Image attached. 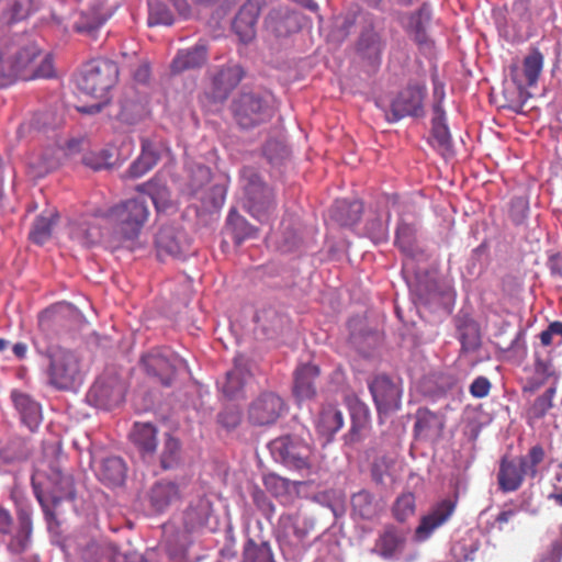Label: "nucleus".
Listing matches in <instances>:
<instances>
[{"label":"nucleus","mask_w":562,"mask_h":562,"mask_svg":"<svg viewBox=\"0 0 562 562\" xmlns=\"http://www.w3.org/2000/svg\"><path fill=\"white\" fill-rule=\"evenodd\" d=\"M416 227L414 224L401 221L396 228L395 245L409 257L416 251Z\"/></svg>","instance_id":"43"},{"label":"nucleus","mask_w":562,"mask_h":562,"mask_svg":"<svg viewBox=\"0 0 562 562\" xmlns=\"http://www.w3.org/2000/svg\"><path fill=\"white\" fill-rule=\"evenodd\" d=\"M416 512V498L412 492H404L400 494L393 506V517L400 521L405 522L415 515Z\"/></svg>","instance_id":"45"},{"label":"nucleus","mask_w":562,"mask_h":562,"mask_svg":"<svg viewBox=\"0 0 562 562\" xmlns=\"http://www.w3.org/2000/svg\"><path fill=\"white\" fill-rule=\"evenodd\" d=\"M390 218L391 214L387 213L385 220L375 217L371 221H368L366 225V233L373 243L379 244L387 239Z\"/></svg>","instance_id":"50"},{"label":"nucleus","mask_w":562,"mask_h":562,"mask_svg":"<svg viewBox=\"0 0 562 562\" xmlns=\"http://www.w3.org/2000/svg\"><path fill=\"white\" fill-rule=\"evenodd\" d=\"M249 375L250 373L245 367L235 363L234 368L226 373L225 380L221 385L224 396L229 400L241 396Z\"/></svg>","instance_id":"33"},{"label":"nucleus","mask_w":562,"mask_h":562,"mask_svg":"<svg viewBox=\"0 0 562 562\" xmlns=\"http://www.w3.org/2000/svg\"><path fill=\"white\" fill-rule=\"evenodd\" d=\"M69 236L78 245L89 248L98 241L100 229L91 226L88 216L85 215L70 223Z\"/></svg>","instance_id":"32"},{"label":"nucleus","mask_w":562,"mask_h":562,"mask_svg":"<svg viewBox=\"0 0 562 562\" xmlns=\"http://www.w3.org/2000/svg\"><path fill=\"white\" fill-rule=\"evenodd\" d=\"M91 392L109 402H117L123 397V386L117 381L106 383L104 380H99L92 386Z\"/></svg>","instance_id":"47"},{"label":"nucleus","mask_w":562,"mask_h":562,"mask_svg":"<svg viewBox=\"0 0 562 562\" xmlns=\"http://www.w3.org/2000/svg\"><path fill=\"white\" fill-rule=\"evenodd\" d=\"M426 93L425 85H407L391 103L392 121L396 122L406 116H422Z\"/></svg>","instance_id":"12"},{"label":"nucleus","mask_w":562,"mask_h":562,"mask_svg":"<svg viewBox=\"0 0 562 562\" xmlns=\"http://www.w3.org/2000/svg\"><path fill=\"white\" fill-rule=\"evenodd\" d=\"M82 162L93 170L108 169L113 166V155L109 149L91 151L83 156Z\"/></svg>","instance_id":"51"},{"label":"nucleus","mask_w":562,"mask_h":562,"mask_svg":"<svg viewBox=\"0 0 562 562\" xmlns=\"http://www.w3.org/2000/svg\"><path fill=\"white\" fill-rule=\"evenodd\" d=\"M351 510L353 515L370 520L379 514V504L372 493L361 490L351 496Z\"/></svg>","instance_id":"37"},{"label":"nucleus","mask_w":562,"mask_h":562,"mask_svg":"<svg viewBox=\"0 0 562 562\" xmlns=\"http://www.w3.org/2000/svg\"><path fill=\"white\" fill-rule=\"evenodd\" d=\"M445 427L441 416L427 408L417 412L415 430L425 437H438Z\"/></svg>","instance_id":"39"},{"label":"nucleus","mask_w":562,"mask_h":562,"mask_svg":"<svg viewBox=\"0 0 562 562\" xmlns=\"http://www.w3.org/2000/svg\"><path fill=\"white\" fill-rule=\"evenodd\" d=\"M541 345L544 347L553 344H562V322L555 321L549 324L547 329L542 330L539 335Z\"/></svg>","instance_id":"55"},{"label":"nucleus","mask_w":562,"mask_h":562,"mask_svg":"<svg viewBox=\"0 0 562 562\" xmlns=\"http://www.w3.org/2000/svg\"><path fill=\"white\" fill-rule=\"evenodd\" d=\"M209 59L207 46L204 43H196L194 46L180 49L171 61L172 74H181L203 67Z\"/></svg>","instance_id":"22"},{"label":"nucleus","mask_w":562,"mask_h":562,"mask_svg":"<svg viewBox=\"0 0 562 562\" xmlns=\"http://www.w3.org/2000/svg\"><path fill=\"white\" fill-rule=\"evenodd\" d=\"M342 425V413L335 405H326L322 408L316 424L319 434L330 438L341 429Z\"/></svg>","instance_id":"35"},{"label":"nucleus","mask_w":562,"mask_h":562,"mask_svg":"<svg viewBox=\"0 0 562 562\" xmlns=\"http://www.w3.org/2000/svg\"><path fill=\"white\" fill-rule=\"evenodd\" d=\"M139 190L150 196L158 212L165 211L170 206V193L164 183L153 179L139 187Z\"/></svg>","instance_id":"44"},{"label":"nucleus","mask_w":562,"mask_h":562,"mask_svg":"<svg viewBox=\"0 0 562 562\" xmlns=\"http://www.w3.org/2000/svg\"><path fill=\"white\" fill-rule=\"evenodd\" d=\"M140 363L145 372L164 386H171L177 372L184 367V361L169 349H154L144 355Z\"/></svg>","instance_id":"11"},{"label":"nucleus","mask_w":562,"mask_h":562,"mask_svg":"<svg viewBox=\"0 0 562 562\" xmlns=\"http://www.w3.org/2000/svg\"><path fill=\"white\" fill-rule=\"evenodd\" d=\"M160 154L161 149L157 144L144 138L139 157L128 168L130 177L136 179L146 175L157 165Z\"/></svg>","instance_id":"26"},{"label":"nucleus","mask_w":562,"mask_h":562,"mask_svg":"<svg viewBox=\"0 0 562 562\" xmlns=\"http://www.w3.org/2000/svg\"><path fill=\"white\" fill-rule=\"evenodd\" d=\"M11 398L21 416L22 423L27 426L31 431L36 430L42 422L41 405L29 394L18 391L11 393Z\"/></svg>","instance_id":"24"},{"label":"nucleus","mask_w":562,"mask_h":562,"mask_svg":"<svg viewBox=\"0 0 562 562\" xmlns=\"http://www.w3.org/2000/svg\"><path fill=\"white\" fill-rule=\"evenodd\" d=\"M64 315L61 307L54 306L43 311L38 317V327L41 334L48 338L53 335H59L63 326Z\"/></svg>","instance_id":"41"},{"label":"nucleus","mask_w":562,"mask_h":562,"mask_svg":"<svg viewBox=\"0 0 562 562\" xmlns=\"http://www.w3.org/2000/svg\"><path fill=\"white\" fill-rule=\"evenodd\" d=\"M128 437L143 458L151 457L156 452L157 428L153 424L136 422Z\"/></svg>","instance_id":"25"},{"label":"nucleus","mask_w":562,"mask_h":562,"mask_svg":"<svg viewBox=\"0 0 562 562\" xmlns=\"http://www.w3.org/2000/svg\"><path fill=\"white\" fill-rule=\"evenodd\" d=\"M181 446L178 439L168 437L164 443V450L160 457L161 467L165 470L172 469L180 461Z\"/></svg>","instance_id":"49"},{"label":"nucleus","mask_w":562,"mask_h":562,"mask_svg":"<svg viewBox=\"0 0 562 562\" xmlns=\"http://www.w3.org/2000/svg\"><path fill=\"white\" fill-rule=\"evenodd\" d=\"M126 474L124 461L119 457L105 458L99 469V479L109 485L122 484Z\"/></svg>","instance_id":"38"},{"label":"nucleus","mask_w":562,"mask_h":562,"mask_svg":"<svg viewBox=\"0 0 562 562\" xmlns=\"http://www.w3.org/2000/svg\"><path fill=\"white\" fill-rule=\"evenodd\" d=\"M243 78L244 70L239 65L226 64L211 74L210 90L205 94L212 102H224Z\"/></svg>","instance_id":"14"},{"label":"nucleus","mask_w":562,"mask_h":562,"mask_svg":"<svg viewBox=\"0 0 562 562\" xmlns=\"http://www.w3.org/2000/svg\"><path fill=\"white\" fill-rule=\"evenodd\" d=\"M546 457L541 445H535L528 451L527 456L510 458L504 456L499 460L497 472L498 488L503 493L518 491L526 476L535 479L538 475V465L543 462Z\"/></svg>","instance_id":"4"},{"label":"nucleus","mask_w":562,"mask_h":562,"mask_svg":"<svg viewBox=\"0 0 562 562\" xmlns=\"http://www.w3.org/2000/svg\"><path fill=\"white\" fill-rule=\"evenodd\" d=\"M318 376L319 368L316 364L304 363L295 369L293 394L299 402L315 397Z\"/></svg>","instance_id":"21"},{"label":"nucleus","mask_w":562,"mask_h":562,"mask_svg":"<svg viewBox=\"0 0 562 562\" xmlns=\"http://www.w3.org/2000/svg\"><path fill=\"white\" fill-rule=\"evenodd\" d=\"M409 542V528L386 524L378 532L372 552L385 561H400L405 558Z\"/></svg>","instance_id":"10"},{"label":"nucleus","mask_w":562,"mask_h":562,"mask_svg":"<svg viewBox=\"0 0 562 562\" xmlns=\"http://www.w3.org/2000/svg\"><path fill=\"white\" fill-rule=\"evenodd\" d=\"M34 9V0H0L2 11L0 20L11 24L27 18Z\"/></svg>","instance_id":"34"},{"label":"nucleus","mask_w":562,"mask_h":562,"mask_svg":"<svg viewBox=\"0 0 562 562\" xmlns=\"http://www.w3.org/2000/svg\"><path fill=\"white\" fill-rule=\"evenodd\" d=\"M384 48L382 35L372 29L364 31L358 42V50L370 60H380Z\"/></svg>","instance_id":"36"},{"label":"nucleus","mask_w":562,"mask_h":562,"mask_svg":"<svg viewBox=\"0 0 562 562\" xmlns=\"http://www.w3.org/2000/svg\"><path fill=\"white\" fill-rule=\"evenodd\" d=\"M218 422L225 427V428H235L239 422L240 416L235 411H225L218 415Z\"/></svg>","instance_id":"63"},{"label":"nucleus","mask_w":562,"mask_h":562,"mask_svg":"<svg viewBox=\"0 0 562 562\" xmlns=\"http://www.w3.org/2000/svg\"><path fill=\"white\" fill-rule=\"evenodd\" d=\"M263 484L276 496L283 495L289 490V481L273 473L263 477Z\"/></svg>","instance_id":"58"},{"label":"nucleus","mask_w":562,"mask_h":562,"mask_svg":"<svg viewBox=\"0 0 562 562\" xmlns=\"http://www.w3.org/2000/svg\"><path fill=\"white\" fill-rule=\"evenodd\" d=\"M156 249L161 260L168 257L180 259L189 252L190 243L182 231L165 226L157 233Z\"/></svg>","instance_id":"15"},{"label":"nucleus","mask_w":562,"mask_h":562,"mask_svg":"<svg viewBox=\"0 0 562 562\" xmlns=\"http://www.w3.org/2000/svg\"><path fill=\"white\" fill-rule=\"evenodd\" d=\"M267 30L277 36H286L300 29V16L288 9H272L265 19Z\"/></svg>","instance_id":"23"},{"label":"nucleus","mask_w":562,"mask_h":562,"mask_svg":"<svg viewBox=\"0 0 562 562\" xmlns=\"http://www.w3.org/2000/svg\"><path fill=\"white\" fill-rule=\"evenodd\" d=\"M35 344L49 359L47 378L52 386L67 391L81 383L83 378L82 363L76 352L57 346L42 348L38 340Z\"/></svg>","instance_id":"3"},{"label":"nucleus","mask_w":562,"mask_h":562,"mask_svg":"<svg viewBox=\"0 0 562 562\" xmlns=\"http://www.w3.org/2000/svg\"><path fill=\"white\" fill-rule=\"evenodd\" d=\"M285 403L273 392L261 393L248 408V420L255 426L274 424L285 411Z\"/></svg>","instance_id":"13"},{"label":"nucleus","mask_w":562,"mask_h":562,"mask_svg":"<svg viewBox=\"0 0 562 562\" xmlns=\"http://www.w3.org/2000/svg\"><path fill=\"white\" fill-rule=\"evenodd\" d=\"M394 460L386 456H376L371 465V476L376 484H384L386 477H392Z\"/></svg>","instance_id":"48"},{"label":"nucleus","mask_w":562,"mask_h":562,"mask_svg":"<svg viewBox=\"0 0 562 562\" xmlns=\"http://www.w3.org/2000/svg\"><path fill=\"white\" fill-rule=\"evenodd\" d=\"M266 0H247L238 11L233 22V30L243 43H248L256 36V25Z\"/></svg>","instance_id":"17"},{"label":"nucleus","mask_w":562,"mask_h":562,"mask_svg":"<svg viewBox=\"0 0 562 562\" xmlns=\"http://www.w3.org/2000/svg\"><path fill=\"white\" fill-rule=\"evenodd\" d=\"M102 24L103 21L99 18L88 20L85 14H81L80 19L75 23L74 27L78 33L93 35Z\"/></svg>","instance_id":"60"},{"label":"nucleus","mask_w":562,"mask_h":562,"mask_svg":"<svg viewBox=\"0 0 562 562\" xmlns=\"http://www.w3.org/2000/svg\"><path fill=\"white\" fill-rule=\"evenodd\" d=\"M241 562H276V560L269 542L257 543L249 538L244 544Z\"/></svg>","instance_id":"42"},{"label":"nucleus","mask_w":562,"mask_h":562,"mask_svg":"<svg viewBox=\"0 0 562 562\" xmlns=\"http://www.w3.org/2000/svg\"><path fill=\"white\" fill-rule=\"evenodd\" d=\"M119 67L110 59L90 61L78 81L81 92L97 99L105 97L106 92L116 83Z\"/></svg>","instance_id":"8"},{"label":"nucleus","mask_w":562,"mask_h":562,"mask_svg":"<svg viewBox=\"0 0 562 562\" xmlns=\"http://www.w3.org/2000/svg\"><path fill=\"white\" fill-rule=\"evenodd\" d=\"M53 61L42 56L35 42L23 35L0 38V87L16 80H33L52 77Z\"/></svg>","instance_id":"1"},{"label":"nucleus","mask_w":562,"mask_h":562,"mask_svg":"<svg viewBox=\"0 0 562 562\" xmlns=\"http://www.w3.org/2000/svg\"><path fill=\"white\" fill-rule=\"evenodd\" d=\"M352 425L349 431L351 441H358L360 439L361 431L367 428L369 424L368 412L364 407H359L352 413Z\"/></svg>","instance_id":"54"},{"label":"nucleus","mask_w":562,"mask_h":562,"mask_svg":"<svg viewBox=\"0 0 562 562\" xmlns=\"http://www.w3.org/2000/svg\"><path fill=\"white\" fill-rule=\"evenodd\" d=\"M212 513V504L206 498H199L190 504L183 514V524L189 532L204 528Z\"/></svg>","instance_id":"27"},{"label":"nucleus","mask_w":562,"mask_h":562,"mask_svg":"<svg viewBox=\"0 0 562 562\" xmlns=\"http://www.w3.org/2000/svg\"><path fill=\"white\" fill-rule=\"evenodd\" d=\"M50 470H52V473L48 475V479L54 484H59V483L63 484L66 490V497L69 499H74L75 498V490H74L72 479L70 476L64 475L61 473L60 469L55 465L52 467Z\"/></svg>","instance_id":"59"},{"label":"nucleus","mask_w":562,"mask_h":562,"mask_svg":"<svg viewBox=\"0 0 562 562\" xmlns=\"http://www.w3.org/2000/svg\"><path fill=\"white\" fill-rule=\"evenodd\" d=\"M560 373L555 370V367L551 359H544L538 353L535 355L533 372L528 376L521 387L522 393L535 394L544 384L551 381L558 386Z\"/></svg>","instance_id":"20"},{"label":"nucleus","mask_w":562,"mask_h":562,"mask_svg":"<svg viewBox=\"0 0 562 562\" xmlns=\"http://www.w3.org/2000/svg\"><path fill=\"white\" fill-rule=\"evenodd\" d=\"M429 12L426 7L402 16L401 23L405 31L418 44L426 42V24L429 21Z\"/></svg>","instance_id":"31"},{"label":"nucleus","mask_w":562,"mask_h":562,"mask_svg":"<svg viewBox=\"0 0 562 562\" xmlns=\"http://www.w3.org/2000/svg\"><path fill=\"white\" fill-rule=\"evenodd\" d=\"M457 501L446 498L437 503L431 510L425 515L415 530L418 540H426L440 526L449 520L454 513Z\"/></svg>","instance_id":"19"},{"label":"nucleus","mask_w":562,"mask_h":562,"mask_svg":"<svg viewBox=\"0 0 562 562\" xmlns=\"http://www.w3.org/2000/svg\"><path fill=\"white\" fill-rule=\"evenodd\" d=\"M369 389L380 413L386 414L400 408L401 390L389 376H375Z\"/></svg>","instance_id":"16"},{"label":"nucleus","mask_w":562,"mask_h":562,"mask_svg":"<svg viewBox=\"0 0 562 562\" xmlns=\"http://www.w3.org/2000/svg\"><path fill=\"white\" fill-rule=\"evenodd\" d=\"M557 391L555 383H551L542 394L538 395L530 403L526 409V420L529 426L547 416L548 412L553 407V398Z\"/></svg>","instance_id":"30"},{"label":"nucleus","mask_w":562,"mask_h":562,"mask_svg":"<svg viewBox=\"0 0 562 562\" xmlns=\"http://www.w3.org/2000/svg\"><path fill=\"white\" fill-rule=\"evenodd\" d=\"M233 113L243 128H254L273 116L269 100L259 93L244 92L233 102Z\"/></svg>","instance_id":"9"},{"label":"nucleus","mask_w":562,"mask_h":562,"mask_svg":"<svg viewBox=\"0 0 562 562\" xmlns=\"http://www.w3.org/2000/svg\"><path fill=\"white\" fill-rule=\"evenodd\" d=\"M179 486L170 481L157 482L150 490L149 499L157 512L165 510L180 499Z\"/></svg>","instance_id":"29"},{"label":"nucleus","mask_w":562,"mask_h":562,"mask_svg":"<svg viewBox=\"0 0 562 562\" xmlns=\"http://www.w3.org/2000/svg\"><path fill=\"white\" fill-rule=\"evenodd\" d=\"M244 190V206L255 218L268 221L276 210L274 193L254 168L244 167L240 171Z\"/></svg>","instance_id":"5"},{"label":"nucleus","mask_w":562,"mask_h":562,"mask_svg":"<svg viewBox=\"0 0 562 562\" xmlns=\"http://www.w3.org/2000/svg\"><path fill=\"white\" fill-rule=\"evenodd\" d=\"M276 460L295 470H310L314 464V450L308 441L296 435H284L270 442Z\"/></svg>","instance_id":"7"},{"label":"nucleus","mask_w":562,"mask_h":562,"mask_svg":"<svg viewBox=\"0 0 562 562\" xmlns=\"http://www.w3.org/2000/svg\"><path fill=\"white\" fill-rule=\"evenodd\" d=\"M491 382L485 376H477L470 385V394L475 398H483L488 395L491 391Z\"/></svg>","instance_id":"61"},{"label":"nucleus","mask_w":562,"mask_h":562,"mask_svg":"<svg viewBox=\"0 0 562 562\" xmlns=\"http://www.w3.org/2000/svg\"><path fill=\"white\" fill-rule=\"evenodd\" d=\"M529 205L527 200L524 198H515L510 202L509 216L512 221L519 225L521 224L528 216Z\"/></svg>","instance_id":"57"},{"label":"nucleus","mask_w":562,"mask_h":562,"mask_svg":"<svg viewBox=\"0 0 562 562\" xmlns=\"http://www.w3.org/2000/svg\"><path fill=\"white\" fill-rule=\"evenodd\" d=\"M228 224L233 227L235 240L240 244L246 238H251L257 235V228L250 225L244 217L237 214L236 211H231L227 217Z\"/></svg>","instance_id":"46"},{"label":"nucleus","mask_w":562,"mask_h":562,"mask_svg":"<svg viewBox=\"0 0 562 562\" xmlns=\"http://www.w3.org/2000/svg\"><path fill=\"white\" fill-rule=\"evenodd\" d=\"M363 205L359 201H337L334 209L335 220L342 226L355 225L361 217Z\"/></svg>","instance_id":"40"},{"label":"nucleus","mask_w":562,"mask_h":562,"mask_svg":"<svg viewBox=\"0 0 562 562\" xmlns=\"http://www.w3.org/2000/svg\"><path fill=\"white\" fill-rule=\"evenodd\" d=\"M149 25H172L173 15L168 7L160 2H154L149 4Z\"/></svg>","instance_id":"52"},{"label":"nucleus","mask_w":562,"mask_h":562,"mask_svg":"<svg viewBox=\"0 0 562 562\" xmlns=\"http://www.w3.org/2000/svg\"><path fill=\"white\" fill-rule=\"evenodd\" d=\"M460 341L464 351H474L480 346V337L475 330L462 333Z\"/></svg>","instance_id":"62"},{"label":"nucleus","mask_w":562,"mask_h":562,"mask_svg":"<svg viewBox=\"0 0 562 562\" xmlns=\"http://www.w3.org/2000/svg\"><path fill=\"white\" fill-rule=\"evenodd\" d=\"M58 220L59 214L56 210L44 211L35 218L29 238L36 245H44L52 238L54 227Z\"/></svg>","instance_id":"28"},{"label":"nucleus","mask_w":562,"mask_h":562,"mask_svg":"<svg viewBox=\"0 0 562 562\" xmlns=\"http://www.w3.org/2000/svg\"><path fill=\"white\" fill-rule=\"evenodd\" d=\"M251 498L258 510L261 512L267 519L273 516L276 509L274 505L262 490L256 487L251 493Z\"/></svg>","instance_id":"56"},{"label":"nucleus","mask_w":562,"mask_h":562,"mask_svg":"<svg viewBox=\"0 0 562 562\" xmlns=\"http://www.w3.org/2000/svg\"><path fill=\"white\" fill-rule=\"evenodd\" d=\"M562 558V538L551 543L550 551L542 562H560Z\"/></svg>","instance_id":"64"},{"label":"nucleus","mask_w":562,"mask_h":562,"mask_svg":"<svg viewBox=\"0 0 562 562\" xmlns=\"http://www.w3.org/2000/svg\"><path fill=\"white\" fill-rule=\"evenodd\" d=\"M0 535L9 536L7 550L13 555L24 553L32 543L33 519L30 506L16 508V522L10 510L0 506Z\"/></svg>","instance_id":"6"},{"label":"nucleus","mask_w":562,"mask_h":562,"mask_svg":"<svg viewBox=\"0 0 562 562\" xmlns=\"http://www.w3.org/2000/svg\"><path fill=\"white\" fill-rule=\"evenodd\" d=\"M149 214L144 200L132 198L109 207L93 209L89 216L105 221L120 240H135L139 237Z\"/></svg>","instance_id":"2"},{"label":"nucleus","mask_w":562,"mask_h":562,"mask_svg":"<svg viewBox=\"0 0 562 562\" xmlns=\"http://www.w3.org/2000/svg\"><path fill=\"white\" fill-rule=\"evenodd\" d=\"M42 475H44L43 463H38L35 467L33 474L31 476V485L37 502L42 506L44 515L48 518L53 517V513L50 512L49 507L47 506L43 497V483L41 481Z\"/></svg>","instance_id":"53"},{"label":"nucleus","mask_w":562,"mask_h":562,"mask_svg":"<svg viewBox=\"0 0 562 562\" xmlns=\"http://www.w3.org/2000/svg\"><path fill=\"white\" fill-rule=\"evenodd\" d=\"M543 64V54L536 47L531 48L522 60L521 69L518 66L510 67L514 83L519 89L536 86L542 72Z\"/></svg>","instance_id":"18"}]
</instances>
